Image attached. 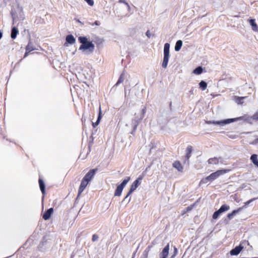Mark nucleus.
<instances>
[{
    "mask_svg": "<svg viewBox=\"0 0 258 258\" xmlns=\"http://www.w3.org/2000/svg\"><path fill=\"white\" fill-rule=\"evenodd\" d=\"M172 166L174 168L176 169L179 172H183V167L182 166L181 163L179 161H175L172 164Z\"/></svg>",
    "mask_w": 258,
    "mask_h": 258,
    "instance_id": "nucleus-11",
    "label": "nucleus"
},
{
    "mask_svg": "<svg viewBox=\"0 0 258 258\" xmlns=\"http://www.w3.org/2000/svg\"><path fill=\"white\" fill-rule=\"evenodd\" d=\"M40 189L43 195L45 194V188L44 181L41 178H39L38 180Z\"/></svg>",
    "mask_w": 258,
    "mask_h": 258,
    "instance_id": "nucleus-16",
    "label": "nucleus"
},
{
    "mask_svg": "<svg viewBox=\"0 0 258 258\" xmlns=\"http://www.w3.org/2000/svg\"><path fill=\"white\" fill-rule=\"evenodd\" d=\"M100 23L99 21H96L94 24H92V25H97V26H99L100 25Z\"/></svg>",
    "mask_w": 258,
    "mask_h": 258,
    "instance_id": "nucleus-40",
    "label": "nucleus"
},
{
    "mask_svg": "<svg viewBox=\"0 0 258 258\" xmlns=\"http://www.w3.org/2000/svg\"><path fill=\"white\" fill-rule=\"evenodd\" d=\"M101 118V107H99V116L98 117V118H97V123H99L100 122V120Z\"/></svg>",
    "mask_w": 258,
    "mask_h": 258,
    "instance_id": "nucleus-35",
    "label": "nucleus"
},
{
    "mask_svg": "<svg viewBox=\"0 0 258 258\" xmlns=\"http://www.w3.org/2000/svg\"><path fill=\"white\" fill-rule=\"evenodd\" d=\"M124 80V74L123 73H121L120 75L117 83H116L115 85L117 86L119 84L122 83Z\"/></svg>",
    "mask_w": 258,
    "mask_h": 258,
    "instance_id": "nucleus-24",
    "label": "nucleus"
},
{
    "mask_svg": "<svg viewBox=\"0 0 258 258\" xmlns=\"http://www.w3.org/2000/svg\"><path fill=\"white\" fill-rule=\"evenodd\" d=\"M199 86H200V87L201 88V89L202 90H205L206 88H207V84L206 82H205V81H202L200 83H199Z\"/></svg>",
    "mask_w": 258,
    "mask_h": 258,
    "instance_id": "nucleus-25",
    "label": "nucleus"
},
{
    "mask_svg": "<svg viewBox=\"0 0 258 258\" xmlns=\"http://www.w3.org/2000/svg\"><path fill=\"white\" fill-rule=\"evenodd\" d=\"M147 36L148 37V38H150L151 37V33H150V31L149 30H148L147 32H146V33Z\"/></svg>",
    "mask_w": 258,
    "mask_h": 258,
    "instance_id": "nucleus-39",
    "label": "nucleus"
},
{
    "mask_svg": "<svg viewBox=\"0 0 258 258\" xmlns=\"http://www.w3.org/2000/svg\"><path fill=\"white\" fill-rule=\"evenodd\" d=\"M210 164H217L219 163V159L217 157L210 158L208 161Z\"/></svg>",
    "mask_w": 258,
    "mask_h": 258,
    "instance_id": "nucleus-21",
    "label": "nucleus"
},
{
    "mask_svg": "<svg viewBox=\"0 0 258 258\" xmlns=\"http://www.w3.org/2000/svg\"><path fill=\"white\" fill-rule=\"evenodd\" d=\"M255 142L256 143H258V138H257V139H256L255 140Z\"/></svg>",
    "mask_w": 258,
    "mask_h": 258,
    "instance_id": "nucleus-45",
    "label": "nucleus"
},
{
    "mask_svg": "<svg viewBox=\"0 0 258 258\" xmlns=\"http://www.w3.org/2000/svg\"><path fill=\"white\" fill-rule=\"evenodd\" d=\"M53 212V209L52 208L48 209L47 211L45 212V213L43 215L42 217L43 219H44L45 220H48L50 218Z\"/></svg>",
    "mask_w": 258,
    "mask_h": 258,
    "instance_id": "nucleus-10",
    "label": "nucleus"
},
{
    "mask_svg": "<svg viewBox=\"0 0 258 258\" xmlns=\"http://www.w3.org/2000/svg\"><path fill=\"white\" fill-rule=\"evenodd\" d=\"M250 160L252 163L257 167H258V159L257 155L252 154L250 157Z\"/></svg>",
    "mask_w": 258,
    "mask_h": 258,
    "instance_id": "nucleus-17",
    "label": "nucleus"
},
{
    "mask_svg": "<svg viewBox=\"0 0 258 258\" xmlns=\"http://www.w3.org/2000/svg\"><path fill=\"white\" fill-rule=\"evenodd\" d=\"M242 248H243V247L241 246L240 245L236 246V247L232 249L230 251V252L231 255H236L240 253V252L241 251Z\"/></svg>",
    "mask_w": 258,
    "mask_h": 258,
    "instance_id": "nucleus-12",
    "label": "nucleus"
},
{
    "mask_svg": "<svg viewBox=\"0 0 258 258\" xmlns=\"http://www.w3.org/2000/svg\"><path fill=\"white\" fill-rule=\"evenodd\" d=\"M97 171V169H91L83 177L85 179H86L88 180V181H90L93 178L95 175L96 171Z\"/></svg>",
    "mask_w": 258,
    "mask_h": 258,
    "instance_id": "nucleus-8",
    "label": "nucleus"
},
{
    "mask_svg": "<svg viewBox=\"0 0 258 258\" xmlns=\"http://www.w3.org/2000/svg\"><path fill=\"white\" fill-rule=\"evenodd\" d=\"M29 52L26 51V52H25V54H24V57H26L27 55H28V54Z\"/></svg>",
    "mask_w": 258,
    "mask_h": 258,
    "instance_id": "nucleus-43",
    "label": "nucleus"
},
{
    "mask_svg": "<svg viewBox=\"0 0 258 258\" xmlns=\"http://www.w3.org/2000/svg\"><path fill=\"white\" fill-rule=\"evenodd\" d=\"M229 170L227 169H221V170H218L216 171L215 172H213L211 173L210 175L208 176L209 178L210 181H212L217 178H218L219 176H220L222 175H223L225 173H226Z\"/></svg>",
    "mask_w": 258,
    "mask_h": 258,
    "instance_id": "nucleus-6",
    "label": "nucleus"
},
{
    "mask_svg": "<svg viewBox=\"0 0 258 258\" xmlns=\"http://www.w3.org/2000/svg\"><path fill=\"white\" fill-rule=\"evenodd\" d=\"M143 175H140L135 181H134V182L131 185L129 191H128L127 195L124 199H126L130 195L132 194L133 191L136 189V188L141 184V180L143 179Z\"/></svg>",
    "mask_w": 258,
    "mask_h": 258,
    "instance_id": "nucleus-3",
    "label": "nucleus"
},
{
    "mask_svg": "<svg viewBox=\"0 0 258 258\" xmlns=\"http://www.w3.org/2000/svg\"><path fill=\"white\" fill-rule=\"evenodd\" d=\"M197 202L194 203L192 205H190L189 206L187 207L185 210L184 211V212L182 213V215L184 214L186 212H188L189 211H191L194 207V206L196 205Z\"/></svg>",
    "mask_w": 258,
    "mask_h": 258,
    "instance_id": "nucleus-27",
    "label": "nucleus"
},
{
    "mask_svg": "<svg viewBox=\"0 0 258 258\" xmlns=\"http://www.w3.org/2000/svg\"><path fill=\"white\" fill-rule=\"evenodd\" d=\"M130 179V177H126V178L123 180L121 183L117 186L114 193L115 196L119 197L121 195L123 188Z\"/></svg>",
    "mask_w": 258,
    "mask_h": 258,
    "instance_id": "nucleus-4",
    "label": "nucleus"
},
{
    "mask_svg": "<svg viewBox=\"0 0 258 258\" xmlns=\"http://www.w3.org/2000/svg\"><path fill=\"white\" fill-rule=\"evenodd\" d=\"M227 136L229 138H231L232 139H235L237 138V136L235 135H228Z\"/></svg>",
    "mask_w": 258,
    "mask_h": 258,
    "instance_id": "nucleus-34",
    "label": "nucleus"
},
{
    "mask_svg": "<svg viewBox=\"0 0 258 258\" xmlns=\"http://www.w3.org/2000/svg\"><path fill=\"white\" fill-rule=\"evenodd\" d=\"M249 23L251 25V27H252V29L254 31H258V26L257 25V24H256V23L255 22V20L254 19H250L249 20Z\"/></svg>",
    "mask_w": 258,
    "mask_h": 258,
    "instance_id": "nucleus-18",
    "label": "nucleus"
},
{
    "mask_svg": "<svg viewBox=\"0 0 258 258\" xmlns=\"http://www.w3.org/2000/svg\"><path fill=\"white\" fill-rule=\"evenodd\" d=\"M169 244L168 243L160 253V258H167L169 254Z\"/></svg>",
    "mask_w": 258,
    "mask_h": 258,
    "instance_id": "nucleus-9",
    "label": "nucleus"
},
{
    "mask_svg": "<svg viewBox=\"0 0 258 258\" xmlns=\"http://www.w3.org/2000/svg\"><path fill=\"white\" fill-rule=\"evenodd\" d=\"M86 1L88 4L90 6H93L94 5V1L93 0H84Z\"/></svg>",
    "mask_w": 258,
    "mask_h": 258,
    "instance_id": "nucleus-33",
    "label": "nucleus"
},
{
    "mask_svg": "<svg viewBox=\"0 0 258 258\" xmlns=\"http://www.w3.org/2000/svg\"><path fill=\"white\" fill-rule=\"evenodd\" d=\"M248 119H252L255 120H258V111H256L252 116L248 117V118L245 119V120H248Z\"/></svg>",
    "mask_w": 258,
    "mask_h": 258,
    "instance_id": "nucleus-28",
    "label": "nucleus"
},
{
    "mask_svg": "<svg viewBox=\"0 0 258 258\" xmlns=\"http://www.w3.org/2000/svg\"><path fill=\"white\" fill-rule=\"evenodd\" d=\"M2 36H3V33L1 32H0V39L2 37Z\"/></svg>",
    "mask_w": 258,
    "mask_h": 258,
    "instance_id": "nucleus-44",
    "label": "nucleus"
},
{
    "mask_svg": "<svg viewBox=\"0 0 258 258\" xmlns=\"http://www.w3.org/2000/svg\"><path fill=\"white\" fill-rule=\"evenodd\" d=\"M203 72V68L201 67H198L194 70V73L197 75H200Z\"/></svg>",
    "mask_w": 258,
    "mask_h": 258,
    "instance_id": "nucleus-26",
    "label": "nucleus"
},
{
    "mask_svg": "<svg viewBox=\"0 0 258 258\" xmlns=\"http://www.w3.org/2000/svg\"><path fill=\"white\" fill-rule=\"evenodd\" d=\"M26 51H28V52H30L31 51H32L33 50L32 48H31L30 46V45L28 44L26 47Z\"/></svg>",
    "mask_w": 258,
    "mask_h": 258,
    "instance_id": "nucleus-37",
    "label": "nucleus"
},
{
    "mask_svg": "<svg viewBox=\"0 0 258 258\" xmlns=\"http://www.w3.org/2000/svg\"><path fill=\"white\" fill-rule=\"evenodd\" d=\"M18 33H19V31H18V29L15 27H13L12 29L11 34V38L12 39H15L17 34H18Z\"/></svg>",
    "mask_w": 258,
    "mask_h": 258,
    "instance_id": "nucleus-19",
    "label": "nucleus"
},
{
    "mask_svg": "<svg viewBox=\"0 0 258 258\" xmlns=\"http://www.w3.org/2000/svg\"><path fill=\"white\" fill-rule=\"evenodd\" d=\"M192 151V147L191 146L189 145L187 147L186 149V155L185 156V158L186 160H188L189 158L191 156V153Z\"/></svg>",
    "mask_w": 258,
    "mask_h": 258,
    "instance_id": "nucleus-13",
    "label": "nucleus"
},
{
    "mask_svg": "<svg viewBox=\"0 0 258 258\" xmlns=\"http://www.w3.org/2000/svg\"><path fill=\"white\" fill-rule=\"evenodd\" d=\"M79 41L82 43L80 46V50L89 49L90 51H93L94 49V45L91 41H88L86 37L80 36L79 37Z\"/></svg>",
    "mask_w": 258,
    "mask_h": 258,
    "instance_id": "nucleus-1",
    "label": "nucleus"
},
{
    "mask_svg": "<svg viewBox=\"0 0 258 258\" xmlns=\"http://www.w3.org/2000/svg\"><path fill=\"white\" fill-rule=\"evenodd\" d=\"M118 2L125 4L128 8L130 7L129 4L125 0H119Z\"/></svg>",
    "mask_w": 258,
    "mask_h": 258,
    "instance_id": "nucleus-32",
    "label": "nucleus"
},
{
    "mask_svg": "<svg viewBox=\"0 0 258 258\" xmlns=\"http://www.w3.org/2000/svg\"><path fill=\"white\" fill-rule=\"evenodd\" d=\"M220 214L221 213L220 212L219 210L215 211L213 215V218L214 219H216L217 218H218Z\"/></svg>",
    "mask_w": 258,
    "mask_h": 258,
    "instance_id": "nucleus-31",
    "label": "nucleus"
},
{
    "mask_svg": "<svg viewBox=\"0 0 258 258\" xmlns=\"http://www.w3.org/2000/svg\"><path fill=\"white\" fill-rule=\"evenodd\" d=\"M98 236L96 234H94L92 236V240L93 241H95L97 240L98 239Z\"/></svg>",
    "mask_w": 258,
    "mask_h": 258,
    "instance_id": "nucleus-36",
    "label": "nucleus"
},
{
    "mask_svg": "<svg viewBox=\"0 0 258 258\" xmlns=\"http://www.w3.org/2000/svg\"><path fill=\"white\" fill-rule=\"evenodd\" d=\"M243 117H244V116H242V117H237V118H235L227 119H225V120H221V121H207V123H209V124L212 123V124H214L223 125V124H225L227 123H229L233 122L234 121L241 120Z\"/></svg>",
    "mask_w": 258,
    "mask_h": 258,
    "instance_id": "nucleus-5",
    "label": "nucleus"
},
{
    "mask_svg": "<svg viewBox=\"0 0 258 258\" xmlns=\"http://www.w3.org/2000/svg\"><path fill=\"white\" fill-rule=\"evenodd\" d=\"M177 249L176 247H174V255H175L177 253Z\"/></svg>",
    "mask_w": 258,
    "mask_h": 258,
    "instance_id": "nucleus-42",
    "label": "nucleus"
},
{
    "mask_svg": "<svg viewBox=\"0 0 258 258\" xmlns=\"http://www.w3.org/2000/svg\"><path fill=\"white\" fill-rule=\"evenodd\" d=\"M230 207L227 205H222L220 208L218 210L221 213L225 212L228 210H229Z\"/></svg>",
    "mask_w": 258,
    "mask_h": 258,
    "instance_id": "nucleus-23",
    "label": "nucleus"
},
{
    "mask_svg": "<svg viewBox=\"0 0 258 258\" xmlns=\"http://www.w3.org/2000/svg\"><path fill=\"white\" fill-rule=\"evenodd\" d=\"M5 137H3V143L4 144V145H7V144L8 143H10V141H9L8 139H6V140H5Z\"/></svg>",
    "mask_w": 258,
    "mask_h": 258,
    "instance_id": "nucleus-38",
    "label": "nucleus"
},
{
    "mask_svg": "<svg viewBox=\"0 0 258 258\" xmlns=\"http://www.w3.org/2000/svg\"><path fill=\"white\" fill-rule=\"evenodd\" d=\"M209 181V178L208 176L205 178H203L202 179L200 182V184L207 183L208 181Z\"/></svg>",
    "mask_w": 258,
    "mask_h": 258,
    "instance_id": "nucleus-30",
    "label": "nucleus"
},
{
    "mask_svg": "<svg viewBox=\"0 0 258 258\" xmlns=\"http://www.w3.org/2000/svg\"><path fill=\"white\" fill-rule=\"evenodd\" d=\"M99 124V123H97V120L95 123H93V126L94 127H95L96 125H97Z\"/></svg>",
    "mask_w": 258,
    "mask_h": 258,
    "instance_id": "nucleus-41",
    "label": "nucleus"
},
{
    "mask_svg": "<svg viewBox=\"0 0 258 258\" xmlns=\"http://www.w3.org/2000/svg\"><path fill=\"white\" fill-rule=\"evenodd\" d=\"M246 96L239 97L237 96H234L233 98L234 100L237 104L242 105L243 103V99L246 98Z\"/></svg>",
    "mask_w": 258,
    "mask_h": 258,
    "instance_id": "nucleus-14",
    "label": "nucleus"
},
{
    "mask_svg": "<svg viewBox=\"0 0 258 258\" xmlns=\"http://www.w3.org/2000/svg\"><path fill=\"white\" fill-rule=\"evenodd\" d=\"M242 210V208H238L237 209L233 210L231 213H229L227 215L228 218L230 220L233 218L234 216H235L236 214L238 213Z\"/></svg>",
    "mask_w": 258,
    "mask_h": 258,
    "instance_id": "nucleus-15",
    "label": "nucleus"
},
{
    "mask_svg": "<svg viewBox=\"0 0 258 258\" xmlns=\"http://www.w3.org/2000/svg\"><path fill=\"white\" fill-rule=\"evenodd\" d=\"M169 48L170 44L168 43H165L164 46V58L162 62V67L164 69H166L168 65L169 58Z\"/></svg>",
    "mask_w": 258,
    "mask_h": 258,
    "instance_id": "nucleus-2",
    "label": "nucleus"
},
{
    "mask_svg": "<svg viewBox=\"0 0 258 258\" xmlns=\"http://www.w3.org/2000/svg\"><path fill=\"white\" fill-rule=\"evenodd\" d=\"M89 182V181H88V180L83 178L78 189V197H79L81 195L82 192L85 189Z\"/></svg>",
    "mask_w": 258,
    "mask_h": 258,
    "instance_id": "nucleus-7",
    "label": "nucleus"
},
{
    "mask_svg": "<svg viewBox=\"0 0 258 258\" xmlns=\"http://www.w3.org/2000/svg\"><path fill=\"white\" fill-rule=\"evenodd\" d=\"M182 45V41L180 40H178L176 42L175 46V50L176 51H179L181 49Z\"/></svg>",
    "mask_w": 258,
    "mask_h": 258,
    "instance_id": "nucleus-22",
    "label": "nucleus"
},
{
    "mask_svg": "<svg viewBox=\"0 0 258 258\" xmlns=\"http://www.w3.org/2000/svg\"><path fill=\"white\" fill-rule=\"evenodd\" d=\"M75 38L72 35H68L66 37V41L70 44H73L75 42Z\"/></svg>",
    "mask_w": 258,
    "mask_h": 258,
    "instance_id": "nucleus-20",
    "label": "nucleus"
},
{
    "mask_svg": "<svg viewBox=\"0 0 258 258\" xmlns=\"http://www.w3.org/2000/svg\"><path fill=\"white\" fill-rule=\"evenodd\" d=\"M255 200V199L253 198V199H251L247 201V202H246L244 203V205L242 207H241V208H242V209L246 208L247 206H248L250 203H251L252 202H253Z\"/></svg>",
    "mask_w": 258,
    "mask_h": 258,
    "instance_id": "nucleus-29",
    "label": "nucleus"
}]
</instances>
